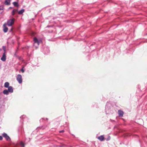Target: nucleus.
I'll return each mask as SVG.
<instances>
[{
  "label": "nucleus",
  "mask_w": 147,
  "mask_h": 147,
  "mask_svg": "<svg viewBox=\"0 0 147 147\" xmlns=\"http://www.w3.org/2000/svg\"><path fill=\"white\" fill-rule=\"evenodd\" d=\"M15 19L13 18L9 20L7 22V24L9 26H12L14 23Z\"/></svg>",
  "instance_id": "f257e3e1"
},
{
  "label": "nucleus",
  "mask_w": 147,
  "mask_h": 147,
  "mask_svg": "<svg viewBox=\"0 0 147 147\" xmlns=\"http://www.w3.org/2000/svg\"><path fill=\"white\" fill-rule=\"evenodd\" d=\"M16 79L18 82L21 84L22 82V76L20 74H18L16 77Z\"/></svg>",
  "instance_id": "f03ea898"
},
{
  "label": "nucleus",
  "mask_w": 147,
  "mask_h": 147,
  "mask_svg": "<svg viewBox=\"0 0 147 147\" xmlns=\"http://www.w3.org/2000/svg\"><path fill=\"white\" fill-rule=\"evenodd\" d=\"M34 46H35V47L37 48V46H38L39 45V42L38 39L36 37L34 38Z\"/></svg>",
  "instance_id": "7ed1b4c3"
},
{
  "label": "nucleus",
  "mask_w": 147,
  "mask_h": 147,
  "mask_svg": "<svg viewBox=\"0 0 147 147\" xmlns=\"http://www.w3.org/2000/svg\"><path fill=\"white\" fill-rule=\"evenodd\" d=\"M118 113L120 117H122L123 116L124 114L123 112L121 110H118Z\"/></svg>",
  "instance_id": "20e7f679"
},
{
  "label": "nucleus",
  "mask_w": 147,
  "mask_h": 147,
  "mask_svg": "<svg viewBox=\"0 0 147 147\" xmlns=\"http://www.w3.org/2000/svg\"><path fill=\"white\" fill-rule=\"evenodd\" d=\"M3 137L5 138L7 140H8L10 139V138L9 137L7 136V134L5 133H3Z\"/></svg>",
  "instance_id": "39448f33"
},
{
  "label": "nucleus",
  "mask_w": 147,
  "mask_h": 147,
  "mask_svg": "<svg viewBox=\"0 0 147 147\" xmlns=\"http://www.w3.org/2000/svg\"><path fill=\"white\" fill-rule=\"evenodd\" d=\"M1 59L3 61H5L6 59V54L5 53H4L2 57L1 58Z\"/></svg>",
  "instance_id": "423d86ee"
},
{
  "label": "nucleus",
  "mask_w": 147,
  "mask_h": 147,
  "mask_svg": "<svg viewBox=\"0 0 147 147\" xmlns=\"http://www.w3.org/2000/svg\"><path fill=\"white\" fill-rule=\"evenodd\" d=\"M6 24H4L3 26L4 27V29H3V31L5 32H7L8 30V28L7 27H6Z\"/></svg>",
  "instance_id": "0eeeda50"
},
{
  "label": "nucleus",
  "mask_w": 147,
  "mask_h": 147,
  "mask_svg": "<svg viewBox=\"0 0 147 147\" xmlns=\"http://www.w3.org/2000/svg\"><path fill=\"white\" fill-rule=\"evenodd\" d=\"M98 139L101 141H102L104 139V137L103 136L101 135L98 137Z\"/></svg>",
  "instance_id": "6e6552de"
},
{
  "label": "nucleus",
  "mask_w": 147,
  "mask_h": 147,
  "mask_svg": "<svg viewBox=\"0 0 147 147\" xmlns=\"http://www.w3.org/2000/svg\"><path fill=\"white\" fill-rule=\"evenodd\" d=\"M8 91L9 92H12L13 91L12 87L11 86H9L8 87Z\"/></svg>",
  "instance_id": "1a4fd4ad"
},
{
  "label": "nucleus",
  "mask_w": 147,
  "mask_h": 147,
  "mask_svg": "<svg viewBox=\"0 0 147 147\" xmlns=\"http://www.w3.org/2000/svg\"><path fill=\"white\" fill-rule=\"evenodd\" d=\"M18 9H14L12 12V16H13L18 12Z\"/></svg>",
  "instance_id": "9d476101"
},
{
  "label": "nucleus",
  "mask_w": 147,
  "mask_h": 147,
  "mask_svg": "<svg viewBox=\"0 0 147 147\" xmlns=\"http://www.w3.org/2000/svg\"><path fill=\"white\" fill-rule=\"evenodd\" d=\"M10 0L9 1L6 0L5 2V3L6 5H9L10 4Z\"/></svg>",
  "instance_id": "9b49d317"
},
{
  "label": "nucleus",
  "mask_w": 147,
  "mask_h": 147,
  "mask_svg": "<svg viewBox=\"0 0 147 147\" xmlns=\"http://www.w3.org/2000/svg\"><path fill=\"white\" fill-rule=\"evenodd\" d=\"M9 83L8 82H6L4 84V86L6 88H7L9 87Z\"/></svg>",
  "instance_id": "f8f14e48"
},
{
  "label": "nucleus",
  "mask_w": 147,
  "mask_h": 147,
  "mask_svg": "<svg viewBox=\"0 0 147 147\" xmlns=\"http://www.w3.org/2000/svg\"><path fill=\"white\" fill-rule=\"evenodd\" d=\"M24 11V9H22L18 13L19 14H22Z\"/></svg>",
  "instance_id": "ddd939ff"
},
{
  "label": "nucleus",
  "mask_w": 147,
  "mask_h": 147,
  "mask_svg": "<svg viewBox=\"0 0 147 147\" xmlns=\"http://www.w3.org/2000/svg\"><path fill=\"white\" fill-rule=\"evenodd\" d=\"M9 91L6 90H4L3 92V93L4 94H8L9 93Z\"/></svg>",
  "instance_id": "4468645a"
},
{
  "label": "nucleus",
  "mask_w": 147,
  "mask_h": 147,
  "mask_svg": "<svg viewBox=\"0 0 147 147\" xmlns=\"http://www.w3.org/2000/svg\"><path fill=\"white\" fill-rule=\"evenodd\" d=\"M13 5H14V6L15 7H18V2H13Z\"/></svg>",
  "instance_id": "2eb2a0df"
},
{
  "label": "nucleus",
  "mask_w": 147,
  "mask_h": 147,
  "mask_svg": "<svg viewBox=\"0 0 147 147\" xmlns=\"http://www.w3.org/2000/svg\"><path fill=\"white\" fill-rule=\"evenodd\" d=\"M20 144L22 147H24V144L22 142H20Z\"/></svg>",
  "instance_id": "dca6fc26"
},
{
  "label": "nucleus",
  "mask_w": 147,
  "mask_h": 147,
  "mask_svg": "<svg viewBox=\"0 0 147 147\" xmlns=\"http://www.w3.org/2000/svg\"><path fill=\"white\" fill-rule=\"evenodd\" d=\"M3 7H2L1 8H0V13H1L3 12Z\"/></svg>",
  "instance_id": "f3484780"
},
{
  "label": "nucleus",
  "mask_w": 147,
  "mask_h": 147,
  "mask_svg": "<svg viewBox=\"0 0 147 147\" xmlns=\"http://www.w3.org/2000/svg\"><path fill=\"white\" fill-rule=\"evenodd\" d=\"M3 49L4 50V53H5L6 52V47L5 46H3Z\"/></svg>",
  "instance_id": "a211bd4d"
},
{
  "label": "nucleus",
  "mask_w": 147,
  "mask_h": 147,
  "mask_svg": "<svg viewBox=\"0 0 147 147\" xmlns=\"http://www.w3.org/2000/svg\"><path fill=\"white\" fill-rule=\"evenodd\" d=\"M21 71L22 73H24V70L23 68L21 69Z\"/></svg>",
  "instance_id": "6ab92c4d"
},
{
  "label": "nucleus",
  "mask_w": 147,
  "mask_h": 147,
  "mask_svg": "<svg viewBox=\"0 0 147 147\" xmlns=\"http://www.w3.org/2000/svg\"><path fill=\"white\" fill-rule=\"evenodd\" d=\"M3 138L2 136H0V140H1Z\"/></svg>",
  "instance_id": "aec40b11"
},
{
  "label": "nucleus",
  "mask_w": 147,
  "mask_h": 147,
  "mask_svg": "<svg viewBox=\"0 0 147 147\" xmlns=\"http://www.w3.org/2000/svg\"><path fill=\"white\" fill-rule=\"evenodd\" d=\"M64 132V131L63 130L61 131H59L60 133L63 132Z\"/></svg>",
  "instance_id": "412c9836"
},
{
  "label": "nucleus",
  "mask_w": 147,
  "mask_h": 147,
  "mask_svg": "<svg viewBox=\"0 0 147 147\" xmlns=\"http://www.w3.org/2000/svg\"><path fill=\"white\" fill-rule=\"evenodd\" d=\"M13 28H11V31L12 30Z\"/></svg>",
  "instance_id": "4be33fe9"
}]
</instances>
